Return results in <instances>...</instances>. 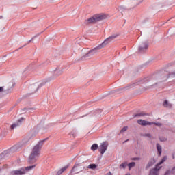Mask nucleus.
<instances>
[{
    "label": "nucleus",
    "instance_id": "1",
    "mask_svg": "<svg viewBox=\"0 0 175 175\" xmlns=\"http://www.w3.org/2000/svg\"><path fill=\"white\" fill-rule=\"evenodd\" d=\"M45 140L40 141L32 149V151L29 157L28 162L29 163H35L39 159L40 157V150L43 147V144Z\"/></svg>",
    "mask_w": 175,
    "mask_h": 175
},
{
    "label": "nucleus",
    "instance_id": "2",
    "mask_svg": "<svg viewBox=\"0 0 175 175\" xmlns=\"http://www.w3.org/2000/svg\"><path fill=\"white\" fill-rule=\"evenodd\" d=\"M63 69L64 68L62 67H60V66L57 67L54 70L53 77L42 81V82L38 85L35 92H36V91H38L39 88H42L43 85H46L47 83H49V81H51V80H54L55 77H58V76H61V74L63 73Z\"/></svg>",
    "mask_w": 175,
    "mask_h": 175
},
{
    "label": "nucleus",
    "instance_id": "3",
    "mask_svg": "<svg viewBox=\"0 0 175 175\" xmlns=\"http://www.w3.org/2000/svg\"><path fill=\"white\" fill-rule=\"evenodd\" d=\"M107 14H95L93 16L86 21V24H95V23H98V21H102V20H106L107 18Z\"/></svg>",
    "mask_w": 175,
    "mask_h": 175
},
{
    "label": "nucleus",
    "instance_id": "4",
    "mask_svg": "<svg viewBox=\"0 0 175 175\" xmlns=\"http://www.w3.org/2000/svg\"><path fill=\"white\" fill-rule=\"evenodd\" d=\"M36 167V165H33L27 167H23L17 170H14L10 172V175H24L27 173V172H31L33 169Z\"/></svg>",
    "mask_w": 175,
    "mask_h": 175
},
{
    "label": "nucleus",
    "instance_id": "5",
    "mask_svg": "<svg viewBox=\"0 0 175 175\" xmlns=\"http://www.w3.org/2000/svg\"><path fill=\"white\" fill-rule=\"evenodd\" d=\"M100 49H103V47L100 46V44L97 47H96V48L89 51L88 53H86L85 55L81 57V59H84L85 58H88V57H91L92 55H95V54H96V53H98V50H100Z\"/></svg>",
    "mask_w": 175,
    "mask_h": 175
},
{
    "label": "nucleus",
    "instance_id": "6",
    "mask_svg": "<svg viewBox=\"0 0 175 175\" xmlns=\"http://www.w3.org/2000/svg\"><path fill=\"white\" fill-rule=\"evenodd\" d=\"M167 159V157L165 156L164 157L161 161H160L155 167V168L152 169L150 171V174L149 175H158V170L159 169V165H162V163H163V162H165V161Z\"/></svg>",
    "mask_w": 175,
    "mask_h": 175
},
{
    "label": "nucleus",
    "instance_id": "7",
    "mask_svg": "<svg viewBox=\"0 0 175 175\" xmlns=\"http://www.w3.org/2000/svg\"><path fill=\"white\" fill-rule=\"evenodd\" d=\"M117 36H118V34H113L109 37H108L107 38H106L104 42L103 43L100 44V47H106V46H107V44H109V43H111V42H113L114 40V39H116V38H117Z\"/></svg>",
    "mask_w": 175,
    "mask_h": 175
},
{
    "label": "nucleus",
    "instance_id": "8",
    "mask_svg": "<svg viewBox=\"0 0 175 175\" xmlns=\"http://www.w3.org/2000/svg\"><path fill=\"white\" fill-rule=\"evenodd\" d=\"M84 170V167L81 165V163H77L74 165L72 169L70 171V173H80V172H83Z\"/></svg>",
    "mask_w": 175,
    "mask_h": 175
},
{
    "label": "nucleus",
    "instance_id": "9",
    "mask_svg": "<svg viewBox=\"0 0 175 175\" xmlns=\"http://www.w3.org/2000/svg\"><path fill=\"white\" fill-rule=\"evenodd\" d=\"M107 147H109V142H103L98 147L99 152H100V154L103 155V154H105V152H106V151L107 150Z\"/></svg>",
    "mask_w": 175,
    "mask_h": 175
},
{
    "label": "nucleus",
    "instance_id": "10",
    "mask_svg": "<svg viewBox=\"0 0 175 175\" xmlns=\"http://www.w3.org/2000/svg\"><path fill=\"white\" fill-rule=\"evenodd\" d=\"M148 49V42H144L139 46V53H144Z\"/></svg>",
    "mask_w": 175,
    "mask_h": 175
},
{
    "label": "nucleus",
    "instance_id": "11",
    "mask_svg": "<svg viewBox=\"0 0 175 175\" xmlns=\"http://www.w3.org/2000/svg\"><path fill=\"white\" fill-rule=\"evenodd\" d=\"M137 124L142 125V126H146L147 125H152L154 123H151V122L139 119L137 120Z\"/></svg>",
    "mask_w": 175,
    "mask_h": 175
},
{
    "label": "nucleus",
    "instance_id": "12",
    "mask_svg": "<svg viewBox=\"0 0 175 175\" xmlns=\"http://www.w3.org/2000/svg\"><path fill=\"white\" fill-rule=\"evenodd\" d=\"M25 120V118H21L20 119H18L16 123L13 124L11 126V129H14L15 128H17V126H20V125H21V122Z\"/></svg>",
    "mask_w": 175,
    "mask_h": 175
},
{
    "label": "nucleus",
    "instance_id": "13",
    "mask_svg": "<svg viewBox=\"0 0 175 175\" xmlns=\"http://www.w3.org/2000/svg\"><path fill=\"white\" fill-rule=\"evenodd\" d=\"M155 162H157L155 161V158H152L149 160L148 164L146 166V170H147V169H150V167H151V166H153V165L155 164Z\"/></svg>",
    "mask_w": 175,
    "mask_h": 175
},
{
    "label": "nucleus",
    "instance_id": "14",
    "mask_svg": "<svg viewBox=\"0 0 175 175\" xmlns=\"http://www.w3.org/2000/svg\"><path fill=\"white\" fill-rule=\"evenodd\" d=\"M68 167H69V165H66L64 167H62V169L59 170L56 172V175H61V174H62V173H64V172H65V170H66V169H68Z\"/></svg>",
    "mask_w": 175,
    "mask_h": 175
},
{
    "label": "nucleus",
    "instance_id": "15",
    "mask_svg": "<svg viewBox=\"0 0 175 175\" xmlns=\"http://www.w3.org/2000/svg\"><path fill=\"white\" fill-rule=\"evenodd\" d=\"M163 107H166L167 109H172V104L167 101V100H165L163 103Z\"/></svg>",
    "mask_w": 175,
    "mask_h": 175
},
{
    "label": "nucleus",
    "instance_id": "16",
    "mask_svg": "<svg viewBox=\"0 0 175 175\" xmlns=\"http://www.w3.org/2000/svg\"><path fill=\"white\" fill-rule=\"evenodd\" d=\"M156 146H157V150L159 152V157H161V155H162V146L159 144H157Z\"/></svg>",
    "mask_w": 175,
    "mask_h": 175
},
{
    "label": "nucleus",
    "instance_id": "17",
    "mask_svg": "<svg viewBox=\"0 0 175 175\" xmlns=\"http://www.w3.org/2000/svg\"><path fill=\"white\" fill-rule=\"evenodd\" d=\"M126 166H128V162L125 161L120 164V165L119 166V169H126Z\"/></svg>",
    "mask_w": 175,
    "mask_h": 175
},
{
    "label": "nucleus",
    "instance_id": "18",
    "mask_svg": "<svg viewBox=\"0 0 175 175\" xmlns=\"http://www.w3.org/2000/svg\"><path fill=\"white\" fill-rule=\"evenodd\" d=\"M146 81H147V78H144L136 82V85H137L139 84H144V83H146Z\"/></svg>",
    "mask_w": 175,
    "mask_h": 175
},
{
    "label": "nucleus",
    "instance_id": "19",
    "mask_svg": "<svg viewBox=\"0 0 175 175\" xmlns=\"http://www.w3.org/2000/svg\"><path fill=\"white\" fill-rule=\"evenodd\" d=\"M136 163L135 162H131L127 164V166L129 167V170H131L132 167H135Z\"/></svg>",
    "mask_w": 175,
    "mask_h": 175
},
{
    "label": "nucleus",
    "instance_id": "20",
    "mask_svg": "<svg viewBox=\"0 0 175 175\" xmlns=\"http://www.w3.org/2000/svg\"><path fill=\"white\" fill-rule=\"evenodd\" d=\"M135 85H136V83H134L133 85H131L130 86H128L126 88H124L123 89H120L119 91H124L125 90H130V88H132V87H135Z\"/></svg>",
    "mask_w": 175,
    "mask_h": 175
},
{
    "label": "nucleus",
    "instance_id": "21",
    "mask_svg": "<svg viewBox=\"0 0 175 175\" xmlns=\"http://www.w3.org/2000/svg\"><path fill=\"white\" fill-rule=\"evenodd\" d=\"M88 169H92V170H95L96 169L97 166L96 164H90L88 166Z\"/></svg>",
    "mask_w": 175,
    "mask_h": 175
},
{
    "label": "nucleus",
    "instance_id": "22",
    "mask_svg": "<svg viewBox=\"0 0 175 175\" xmlns=\"http://www.w3.org/2000/svg\"><path fill=\"white\" fill-rule=\"evenodd\" d=\"M3 92V94H9V90H6L3 87H0V93Z\"/></svg>",
    "mask_w": 175,
    "mask_h": 175
},
{
    "label": "nucleus",
    "instance_id": "23",
    "mask_svg": "<svg viewBox=\"0 0 175 175\" xmlns=\"http://www.w3.org/2000/svg\"><path fill=\"white\" fill-rule=\"evenodd\" d=\"M91 150H92V151H95L96 150H98V145H97V144H94L91 146Z\"/></svg>",
    "mask_w": 175,
    "mask_h": 175
},
{
    "label": "nucleus",
    "instance_id": "24",
    "mask_svg": "<svg viewBox=\"0 0 175 175\" xmlns=\"http://www.w3.org/2000/svg\"><path fill=\"white\" fill-rule=\"evenodd\" d=\"M142 116H146V113H144V112L137 113V114L134 115V118L142 117Z\"/></svg>",
    "mask_w": 175,
    "mask_h": 175
},
{
    "label": "nucleus",
    "instance_id": "25",
    "mask_svg": "<svg viewBox=\"0 0 175 175\" xmlns=\"http://www.w3.org/2000/svg\"><path fill=\"white\" fill-rule=\"evenodd\" d=\"M29 110H32V109H31V108H29V109H27V108H23V109H22V113L24 114L25 113H27V111H28Z\"/></svg>",
    "mask_w": 175,
    "mask_h": 175
},
{
    "label": "nucleus",
    "instance_id": "26",
    "mask_svg": "<svg viewBox=\"0 0 175 175\" xmlns=\"http://www.w3.org/2000/svg\"><path fill=\"white\" fill-rule=\"evenodd\" d=\"M126 131H128V126H127L123 127V128L121 129L120 133H124V132H126Z\"/></svg>",
    "mask_w": 175,
    "mask_h": 175
},
{
    "label": "nucleus",
    "instance_id": "27",
    "mask_svg": "<svg viewBox=\"0 0 175 175\" xmlns=\"http://www.w3.org/2000/svg\"><path fill=\"white\" fill-rule=\"evenodd\" d=\"M143 136H144L146 137H149V139H151V137H152V136L150 133L144 134V135H143Z\"/></svg>",
    "mask_w": 175,
    "mask_h": 175
},
{
    "label": "nucleus",
    "instance_id": "28",
    "mask_svg": "<svg viewBox=\"0 0 175 175\" xmlns=\"http://www.w3.org/2000/svg\"><path fill=\"white\" fill-rule=\"evenodd\" d=\"M151 124H152V125H156L157 126H162L161 123L151 122Z\"/></svg>",
    "mask_w": 175,
    "mask_h": 175
},
{
    "label": "nucleus",
    "instance_id": "29",
    "mask_svg": "<svg viewBox=\"0 0 175 175\" xmlns=\"http://www.w3.org/2000/svg\"><path fill=\"white\" fill-rule=\"evenodd\" d=\"M70 135H71V136H72V137H76V131H72L70 133Z\"/></svg>",
    "mask_w": 175,
    "mask_h": 175
},
{
    "label": "nucleus",
    "instance_id": "30",
    "mask_svg": "<svg viewBox=\"0 0 175 175\" xmlns=\"http://www.w3.org/2000/svg\"><path fill=\"white\" fill-rule=\"evenodd\" d=\"M170 170H167L166 172H165V174L164 175H170Z\"/></svg>",
    "mask_w": 175,
    "mask_h": 175
},
{
    "label": "nucleus",
    "instance_id": "31",
    "mask_svg": "<svg viewBox=\"0 0 175 175\" xmlns=\"http://www.w3.org/2000/svg\"><path fill=\"white\" fill-rule=\"evenodd\" d=\"M133 159V161H139V159H140V158H139V157H135V158H133V159Z\"/></svg>",
    "mask_w": 175,
    "mask_h": 175
},
{
    "label": "nucleus",
    "instance_id": "32",
    "mask_svg": "<svg viewBox=\"0 0 175 175\" xmlns=\"http://www.w3.org/2000/svg\"><path fill=\"white\" fill-rule=\"evenodd\" d=\"M10 152V150L4 151V152H3V155H6V154H8V152Z\"/></svg>",
    "mask_w": 175,
    "mask_h": 175
},
{
    "label": "nucleus",
    "instance_id": "33",
    "mask_svg": "<svg viewBox=\"0 0 175 175\" xmlns=\"http://www.w3.org/2000/svg\"><path fill=\"white\" fill-rule=\"evenodd\" d=\"M172 172H173V173L175 172V167H174L172 169Z\"/></svg>",
    "mask_w": 175,
    "mask_h": 175
},
{
    "label": "nucleus",
    "instance_id": "34",
    "mask_svg": "<svg viewBox=\"0 0 175 175\" xmlns=\"http://www.w3.org/2000/svg\"><path fill=\"white\" fill-rule=\"evenodd\" d=\"M167 79H169V77H165V79H164V81H165V80H167Z\"/></svg>",
    "mask_w": 175,
    "mask_h": 175
},
{
    "label": "nucleus",
    "instance_id": "35",
    "mask_svg": "<svg viewBox=\"0 0 175 175\" xmlns=\"http://www.w3.org/2000/svg\"><path fill=\"white\" fill-rule=\"evenodd\" d=\"M175 159L174 154H172V159Z\"/></svg>",
    "mask_w": 175,
    "mask_h": 175
},
{
    "label": "nucleus",
    "instance_id": "36",
    "mask_svg": "<svg viewBox=\"0 0 175 175\" xmlns=\"http://www.w3.org/2000/svg\"><path fill=\"white\" fill-rule=\"evenodd\" d=\"M1 18H3V16L0 15V20H1Z\"/></svg>",
    "mask_w": 175,
    "mask_h": 175
},
{
    "label": "nucleus",
    "instance_id": "37",
    "mask_svg": "<svg viewBox=\"0 0 175 175\" xmlns=\"http://www.w3.org/2000/svg\"><path fill=\"white\" fill-rule=\"evenodd\" d=\"M33 40V38H32L31 40H30L29 41V43H31V41H32Z\"/></svg>",
    "mask_w": 175,
    "mask_h": 175
},
{
    "label": "nucleus",
    "instance_id": "38",
    "mask_svg": "<svg viewBox=\"0 0 175 175\" xmlns=\"http://www.w3.org/2000/svg\"><path fill=\"white\" fill-rule=\"evenodd\" d=\"M126 142H128V139H127V140H126V141H124L123 143H126Z\"/></svg>",
    "mask_w": 175,
    "mask_h": 175
},
{
    "label": "nucleus",
    "instance_id": "39",
    "mask_svg": "<svg viewBox=\"0 0 175 175\" xmlns=\"http://www.w3.org/2000/svg\"><path fill=\"white\" fill-rule=\"evenodd\" d=\"M172 75H173L174 76H175V72H174V73H172Z\"/></svg>",
    "mask_w": 175,
    "mask_h": 175
},
{
    "label": "nucleus",
    "instance_id": "40",
    "mask_svg": "<svg viewBox=\"0 0 175 175\" xmlns=\"http://www.w3.org/2000/svg\"><path fill=\"white\" fill-rule=\"evenodd\" d=\"M85 51V49H83V50H82V51Z\"/></svg>",
    "mask_w": 175,
    "mask_h": 175
},
{
    "label": "nucleus",
    "instance_id": "41",
    "mask_svg": "<svg viewBox=\"0 0 175 175\" xmlns=\"http://www.w3.org/2000/svg\"><path fill=\"white\" fill-rule=\"evenodd\" d=\"M109 175H111V172H109Z\"/></svg>",
    "mask_w": 175,
    "mask_h": 175
}]
</instances>
